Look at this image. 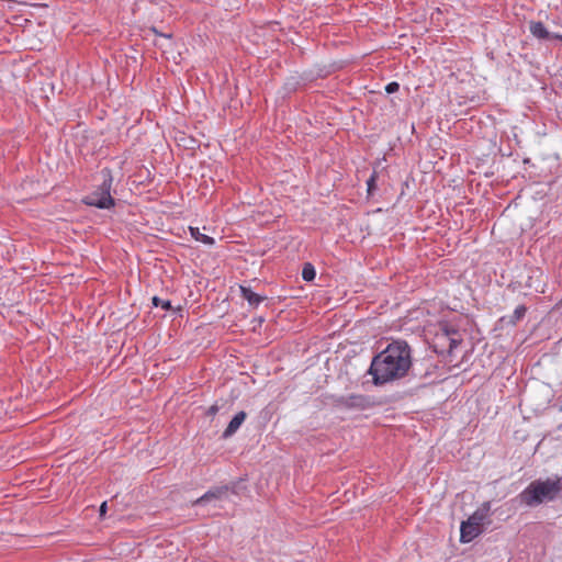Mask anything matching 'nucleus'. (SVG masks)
<instances>
[{
    "label": "nucleus",
    "mask_w": 562,
    "mask_h": 562,
    "mask_svg": "<svg viewBox=\"0 0 562 562\" xmlns=\"http://www.w3.org/2000/svg\"><path fill=\"white\" fill-rule=\"evenodd\" d=\"M411 367L409 345L405 340H394L373 357L368 373L374 385H384L404 378Z\"/></svg>",
    "instance_id": "obj_1"
},
{
    "label": "nucleus",
    "mask_w": 562,
    "mask_h": 562,
    "mask_svg": "<svg viewBox=\"0 0 562 562\" xmlns=\"http://www.w3.org/2000/svg\"><path fill=\"white\" fill-rule=\"evenodd\" d=\"M562 491V479L535 480L519 495L521 504L536 507L543 502L553 501Z\"/></svg>",
    "instance_id": "obj_2"
},
{
    "label": "nucleus",
    "mask_w": 562,
    "mask_h": 562,
    "mask_svg": "<svg viewBox=\"0 0 562 562\" xmlns=\"http://www.w3.org/2000/svg\"><path fill=\"white\" fill-rule=\"evenodd\" d=\"M101 176L102 183L95 191L83 199V203L89 206L106 210L115 205V200L111 195L113 177L109 168H103L101 170Z\"/></svg>",
    "instance_id": "obj_3"
},
{
    "label": "nucleus",
    "mask_w": 562,
    "mask_h": 562,
    "mask_svg": "<svg viewBox=\"0 0 562 562\" xmlns=\"http://www.w3.org/2000/svg\"><path fill=\"white\" fill-rule=\"evenodd\" d=\"M371 401L368 396L361 394H350L347 396H339L335 400L337 407H345L349 409L363 411L371 406Z\"/></svg>",
    "instance_id": "obj_4"
},
{
    "label": "nucleus",
    "mask_w": 562,
    "mask_h": 562,
    "mask_svg": "<svg viewBox=\"0 0 562 562\" xmlns=\"http://www.w3.org/2000/svg\"><path fill=\"white\" fill-rule=\"evenodd\" d=\"M235 488H236L235 483L232 485H222V486L213 487V488L209 490L204 495L199 497L194 502V505H204L212 499H221V498L225 497L229 491H232L233 493H236Z\"/></svg>",
    "instance_id": "obj_5"
},
{
    "label": "nucleus",
    "mask_w": 562,
    "mask_h": 562,
    "mask_svg": "<svg viewBox=\"0 0 562 562\" xmlns=\"http://www.w3.org/2000/svg\"><path fill=\"white\" fill-rule=\"evenodd\" d=\"M529 31L538 40H543V41L559 40L562 42L561 34H555V33L549 32L547 30V27L544 26V24L540 21H530L529 22Z\"/></svg>",
    "instance_id": "obj_6"
},
{
    "label": "nucleus",
    "mask_w": 562,
    "mask_h": 562,
    "mask_svg": "<svg viewBox=\"0 0 562 562\" xmlns=\"http://www.w3.org/2000/svg\"><path fill=\"white\" fill-rule=\"evenodd\" d=\"M491 512L490 502L483 503L468 519L469 525H475L482 529V526L488 520Z\"/></svg>",
    "instance_id": "obj_7"
},
{
    "label": "nucleus",
    "mask_w": 562,
    "mask_h": 562,
    "mask_svg": "<svg viewBox=\"0 0 562 562\" xmlns=\"http://www.w3.org/2000/svg\"><path fill=\"white\" fill-rule=\"evenodd\" d=\"M460 532V541L467 543L476 538L482 532V529L475 525L470 526L469 521L464 520L461 522Z\"/></svg>",
    "instance_id": "obj_8"
},
{
    "label": "nucleus",
    "mask_w": 562,
    "mask_h": 562,
    "mask_svg": "<svg viewBox=\"0 0 562 562\" xmlns=\"http://www.w3.org/2000/svg\"><path fill=\"white\" fill-rule=\"evenodd\" d=\"M246 417H247L246 412H244V411L238 412L229 422V424L226 427V429L224 430L222 437L224 439L232 437L239 429L241 424L245 422Z\"/></svg>",
    "instance_id": "obj_9"
},
{
    "label": "nucleus",
    "mask_w": 562,
    "mask_h": 562,
    "mask_svg": "<svg viewBox=\"0 0 562 562\" xmlns=\"http://www.w3.org/2000/svg\"><path fill=\"white\" fill-rule=\"evenodd\" d=\"M240 293L241 297L254 307H257L266 299L265 296L255 293L249 286L245 285H240Z\"/></svg>",
    "instance_id": "obj_10"
},
{
    "label": "nucleus",
    "mask_w": 562,
    "mask_h": 562,
    "mask_svg": "<svg viewBox=\"0 0 562 562\" xmlns=\"http://www.w3.org/2000/svg\"><path fill=\"white\" fill-rule=\"evenodd\" d=\"M527 313V306L521 304L518 305L514 313L508 316H503L501 322H504L506 325L515 326L518 322H520Z\"/></svg>",
    "instance_id": "obj_11"
},
{
    "label": "nucleus",
    "mask_w": 562,
    "mask_h": 562,
    "mask_svg": "<svg viewBox=\"0 0 562 562\" xmlns=\"http://www.w3.org/2000/svg\"><path fill=\"white\" fill-rule=\"evenodd\" d=\"M542 277V272L540 269H531L530 273L525 282V286L529 289H535L538 291V288L540 284H536V281H540V278Z\"/></svg>",
    "instance_id": "obj_12"
},
{
    "label": "nucleus",
    "mask_w": 562,
    "mask_h": 562,
    "mask_svg": "<svg viewBox=\"0 0 562 562\" xmlns=\"http://www.w3.org/2000/svg\"><path fill=\"white\" fill-rule=\"evenodd\" d=\"M315 277H316V271H315L314 266L311 262L304 263L303 269H302L303 280L306 282H311L315 279Z\"/></svg>",
    "instance_id": "obj_13"
},
{
    "label": "nucleus",
    "mask_w": 562,
    "mask_h": 562,
    "mask_svg": "<svg viewBox=\"0 0 562 562\" xmlns=\"http://www.w3.org/2000/svg\"><path fill=\"white\" fill-rule=\"evenodd\" d=\"M191 229V235L199 241L205 244V245H213L214 244V239L207 235H204V234H201L199 232V228H190Z\"/></svg>",
    "instance_id": "obj_14"
},
{
    "label": "nucleus",
    "mask_w": 562,
    "mask_h": 562,
    "mask_svg": "<svg viewBox=\"0 0 562 562\" xmlns=\"http://www.w3.org/2000/svg\"><path fill=\"white\" fill-rule=\"evenodd\" d=\"M446 334L447 336L449 337V352H451L454 348H457L461 340L460 339H457L454 337H450V335H457L458 331L456 329H446Z\"/></svg>",
    "instance_id": "obj_15"
},
{
    "label": "nucleus",
    "mask_w": 562,
    "mask_h": 562,
    "mask_svg": "<svg viewBox=\"0 0 562 562\" xmlns=\"http://www.w3.org/2000/svg\"><path fill=\"white\" fill-rule=\"evenodd\" d=\"M151 303L156 307L161 306L165 311H170L172 308L171 302L169 300H161L158 296H154L151 299Z\"/></svg>",
    "instance_id": "obj_16"
},
{
    "label": "nucleus",
    "mask_w": 562,
    "mask_h": 562,
    "mask_svg": "<svg viewBox=\"0 0 562 562\" xmlns=\"http://www.w3.org/2000/svg\"><path fill=\"white\" fill-rule=\"evenodd\" d=\"M181 142H183V146L188 149H195L199 147V142L192 137H181Z\"/></svg>",
    "instance_id": "obj_17"
},
{
    "label": "nucleus",
    "mask_w": 562,
    "mask_h": 562,
    "mask_svg": "<svg viewBox=\"0 0 562 562\" xmlns=\"http://www.w3.org/2000/svg\"><path fill=\"white\" fill-rule=\"evenodd\" d=\"M375 180H376V175H375V172H373L372 176L367 180L368 193L369 194H372V192L376 188Z\"/></svg>",
    "instance_id": "obj_18"
},
{
    "label": "nucleus",
    "mask_w": 562,
    "mask_h": 562,
    "mask_svg": "<svg viewBox=\"0 0 562 562\" xmlns=\"http://www.w3.org/2000/svg\"><path fill=\"white\" fill-rule=\"evenodd\" d=\"M400 89V85L396 81H392L385 86V91L391 94L397 92Z\"/></svg>",
    "instance_id": "obj_19"
},
{
    "label": "nucleus",
    "mask_w": 562,
    "mask_h": 562,
    "mask_svg": "<svg viewBox=\"0 0 562 562\" xmlns=\"http://www.w3.org/2000/svg\"><path fill=\"white\" fill-rule=\"evenodd\" d=\"M220 407L217 404H213L212 406L209 407L207 412H206V415L207 416H215L218 412Z\"/></svg>",
    "instance_id": "obj_20"
},
{
    "label": "nucleus",
    "mask_w": 562,
    "mask_h": 562,
    "mask_svg": "<svg viewBox=\"0 0 562 562\" xmlns=\"http://www.w3.org/2000/svg\"><path fill=\"white\" fill-rule=\"evenodd\" d=\"M106 513V502H103L100 506V516H104Z\"/></svg>",
    "instance_id": "obj_21"
}]
</instances>
